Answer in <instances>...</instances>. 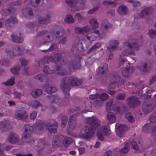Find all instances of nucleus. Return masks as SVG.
<instances>
[{
  "label": "nucleus",
  "instance_id": "1",
  "mask_svg": "<svg viewBox=\"0 0 156 156\" xmlns=\"http://www.w3.org/2000/svg\"><path fill=\"white\" fill-rule=\"evenodd\" d=\"M98 119L94 117L88 118L86 119V122L89 124V125H91L93 127L96 125V128H97L96 136L99 140H104L103 135L109 136L111 133L108 126H104L101 128Z\"/></svg>",
  "mask_w": 156,
  "mask_h": 156
},
{
  "label": "nucleus",
  "instance_id": "2",
  "mask_svg": "<svg viewBox=\"0 0 156 156\" xmlns=\"http://www.w3.org/2000/svg\"><path fill=\"white\" fill-rule=\"evenodd\" d=\"M83 81L76 77L71 76L64 77L62 78L60 85V87L66 95H69V91L71 86H78L80 85Z\"/></svg>",
  "mask_w": 156,
  "mask_h": 156
},
{
  "label": "nucleus",
  "instance_id": "3",
  "mask_svg": "<svg viewBox=\"0 0 156 156\" xmlns=\"http://www.w3.org/2000/svg\"><path fill=\"white\" fill-rule=\"evenodd\" d=\"M96 129H97L96 125L94 127H92L91 125L86 126L82 129L79 136L82 138L89 140L92 136Z\"/></svg>",
  "mask_w": 156,
  "mask_h": 156
},
{
  "label": "nucleus",
  "instance_id": "4",
  "mask_svg": "<svg viewBox=\"0 0 156 156\" xmlns=\"http://www.w3.org/2000/svg\"><path fill=\"white\" fill-rule=\"evenodd\" d=\"M124 46L125 49L122 53V55L123 56L129 55H134V52L133 50H137L139 48V46L137 44L129 42H125L124 44Z\"/></svg>",
  "mask_w": 156,
  "mask_h": 156
},
{
  "label": "nucleus",
  "instance_id": "5",
  "mask_svg": "<svg viewBox=\"0 0 156 156\" xmlns=\"http://www.w3.org/2000/svg\"><path fill=\"white\" fill-rule=\"evenodd\" d=\"M24 132L22 137V141L23 142L29 143L31 139V135L34 130L33 127L29 124L25 125L23 127Z\"/></svg>",
  "mask_w": 156,
  "mask_h": 156
},
{
  "label": "nucleus",
  "instance_id": "6",
  "mask_svg": "<svg viewBox=\"0 0 156 156\" xmlns=\"http://www.w3.org/2000/svg\"><path fill=\"white\" fill-rule=\"evenodd\" d=\"M154 98L156 99V94L154 95ZM156 106L155 101H151L144 103L142 105V110L146 114L150 112Z\"/></svg>",
  "mask_w": 156,
  "mask_h": 156
},
{
  "label": "nucleus",
  "instance_id": "7",
  "mask_svg": "<svg viewBox=\"0 0 156 156\" xmlns=\"http://www.w3.org/2000/svg\"><path fill=\"white\" fill-rule=\"evenodd\" d=\"M14 118L18 120L26 121L28 118V115L24 110H16L14 114Z\"/></svg>",
  "mask_w": 156,
  "mask_h": 156
},
{
  "label": "nucleus",
  "instance_id": "8",
  "mask_svg": "<svg viewBox=\"0 0 156 156\" xmlns=\"http://www.w3.org/2000/svg\"><path fill=\"white\" fill-rule=\"evenodd\" d=\"M58 125V124L56 122L55 120L52 119L49 122L45 124H44L41 121H39L37 123L35 126L36 129L41 130L43 128L44 126L46 128H49L53 126H57Z\"/></svg>",
  "mask_w": 156,
  "mask_h": 156
},
{
  "label": "nucleus",
  "instance_id": "9",
  "mask_svg": "<svg viewBox=\"0 0 156 156\" xmlns=\"http://www.w3.org/2000/svg\"><path fill=\"white\" fill-rule=\"evenodd\" d=\"M82 59V58L80 56L76 57L74 59H71L68 62V67L70 71L73 70L76 67V66L80 61Z\"/></svg>",
  "mask_w": 156,
  "mask_h": 156
},
{
  "label": "nucleus",
  "instance_id": "10",
  "mask_svg": "<svg viewBox=\"0 0 156 156\" xmlns=\"http://www.w3.org/2000/svg\"><path fill=\"white\" fill-rule=\"evenodd\" d=\"M127 129L126 125L119 123L116 124L115 130L116 133L119 137H122L125 133Z\"/></svg>",
  "mask_w": 156,
  "mask_h": 156
},
{
  "label": "nucleus",
  "instance_id": "11",
  "mask_svg": "<svg viewBox=\"0 0 156 156\" xmlns=\"http://www.w3.org/2000/svg\"><path fill=\"white\" fill-rule=\"evenodd\" d=\"M119 42L116 40H112L109 41L107 46L108 51L110 52H112L116 50L118 48Z\"/></svg>",
  "mask_w": 156,
  "mask_h": 156
},
{
  "label": "nucleus",
  "instance_id": "12",
  "mask_svg": "<svg viewBox=\"0 0 156 156\" xmlns=\"http://www.w3.org/2000/svg\"><path fill=\"white\" fill-rule=\"evenodd\" d=\"M153 11V9L151 7L144 6L141 10L139 16L142 18L151 15Z\"/></svg>",
  "mask_w": 156,
  "mask_h": 156
},
{
  "label": "nucleus",
  "instance_id": "13",
  "mask_svg": "<svg viewBox=\"0 0 156 156\" xmlns=\"http://www.w3.org/2000/svg\"><path fill=\"white\" fill-rule=\"evenodd\" d=\"M152 67V64L149 62H147L142 63L139 68L141 71L146 72L150 70Z\"/></svg>",
  "mask_w": 156,
  "mask_h": 156
},
{
  "label": "nucleus",
  "instance_id": "14",
  "mask_svg": "<svg viewBox=\"0 0 156 156\" xmlns=\"http://www.w3.org/2000/svg\"><path fill=\"white\" fill-rule=\"evenodd\" d=\"M126 102L128 105L132 107L135 106L140 103L137 98L133 96L128 98L126 99Z\"/></svg>",
  "mask_w": 156,
  "mask_h": 156
},
{
  "label": "nucleus",
  "instance_id": "15",
  "mask_svg": "<svg viewBox=\"0 0 156 156\" xmlns=\"http://www.w3.org/2000/svg\"><path fill=\"white\" fill-rule=\"evenodd\" d=\"M19 140V138L18 136L13 133H10L7 138V141L12 144L16 143Z\"/></svg>",
  "mask_w": 156,
  "mask_h": 156
},
{
  "label": "nucleus",
  "instance_id": "16",
  "mask_svg": "<svg viewBox=\"0 0 156 156\" xmlns=\"http://www.w3.org/2000/svg\"><path fill=\"white\" fill-rule=\"evenodd\" d=\"M62 136H55L53 139L52 145L53 147L58 146L61 145L62 140L63 138Z\"/></svg>",
  "mask_w": 156,
  "mask_h": 156
},
{
  "label": "nucleus",
  "instance_id": "17",
  "mask_svg": "<svg viewBox=\"0 0 156 156\" xmlns=\"http://www.w3.org/2000/svg\"><path fill=\"white\" fill-rule=\"evenodd\" d=\"M51 16L50 14H48L44 17L40 16L38 20V22L41 24H45L50 22Z\"/></svg>",
  "mask_w": 156,
  "mask_h": 156
},
{
  "label": "nucleus",
  "instance_id": "18",
  "mask_svg": "<svg viewBox=\"0 0 156 156\" xmlns=\"http://www.w3.org/2000/svg\"><path fill=\"white\" fill-rule=\"evenodd\" d=\"M49 61L52 62H58L62 58V54L60 53H57L52 55L49 56Z\"/></svg>",
  "mask_w": 156,
  "mask_h": 156
},
{
  "label": "nucleus",
  "instance_id": "19",
  "mask_svg": "<svg viewBox=\"0 0 156 156\" xmlns=\"http://www.w3.org/2000/svg\"><path fill=\"white\" fill-rule=\"evenodd\" d=\"M111 27V24L109 23L107 20H104L102 22L101 30L102 32H105Z\"/></svg>",
  "mask_w": 156,
  "mask_h": 156
},
{
  "label": "nucleus",
  "instance_id": "20",
  "mask_svg": "<svg viewBox=\"0 0 156 156\" xmlns=\"http://www.w3.org/2000/svg\"><path fill=\"white\" fill-rule=\"evenodd\" d=\"M68 123L70 129H73L75 128L76 126V120L75 115H73L70 116Z\"/></svg>",
  "mask_w": 156,
  "mask_h": 156
},
{
  "label": "nucleus",
  "instance_id": "21",
  "mask_svg": "<svg viewBox=\"0 0 156 156\" xmlns=\"http://www.w3.org/2000/svg\"><path fill=\"white\" fill-rule=\"evenodd\" d=\"M23 15L26 17L29 18L30 16L33 15V11L30 7L26 8L22 10Z\"/></svg>",
  "mask_w": 156,
  "mask_h": 156
},
{
  "label": "nucleus",
  "instance_id": "22",
  "mask_svg": "<svg viewBox=\"0 0 156 156\" xmlns=\"http://www.w3.org/2000/svg\"><path fill=\"white\" fill-rule=\"evenodd\" d=\"M113 110L117 114H122L127 110V108L126 106H116L113 108Z\"/></svg>",
  "mask_w": 156,
  "mask_h": 156
},
{
  "label": "nucleus",
  "instance_id": "23",
  "mask_svg": "<svg viewBox=\"0 0 156 156\" xmlns=\"http://www.w3.org/2000/svg\"><path fill=\"white\" fill-rule=\"evenodd\" d=\"M90 29V27L87 26L82 28L77 27L75 29V32L77 34H81L88 32Z\"/></svg>",
  "mask_w": 156,
  "mask_h": 156
},
{
  "label": "nucleus",
  "instance_id": "24",
  "mask_svg": "<svg viewBox=\"0 0 156 156\" xmlns=\"http://www.w3.org/2000/svg\"><path fill=\"white\" fill-rule=\"evenodd\" d=\"M106 118L108 124H111L114 122L115 121V116L112 112H109L106 115Z\"/></svg>",
  "mask_w": 156,
  "mask_h": 156
},
{
  "label": "nucleus",
  "instance_id": "25",
  "mask_svg": "<svg viewBox=\"0 0 156 156\" xmlns=\"http://www.w3.org/2000/svg\"><path fill=\"white\" fill-rule=\"evenodd\" d=\"M99 73L103 74L107 73L108 71V67L107 64H102L99 68Z\"/></svg>",
  "mask_w": 156,
  "mask_h": 156
},
{
  "label": "nucleus",
  "instance_id": "26",
  "mask_svg": "<svg viewBox=\"0 0 156 156\" xmlns=\"http://www.w3.org/2000/svg\"><path fill=\"white\" fill-rule=\"evenodd\" d=\"M46 144V141L44 140L40 141L37 146L34 147V148L37 152L41 151L44 147V145Z\"/></svg>",
  "mask_w": 156,
  "mask_h": 156
},
{
  "label": "nucleus",
  "instance_id": "27",
  "mask_svg": "<svg viewBox=\"0 0 156 156\" xmlns=\"http://www.w3.org/2000/svg\"><path fill=\"white\" fill-rule=\"evenodd\" d=\"M118 12L121 15H125L128 12V9L125 5H121L119 6L118 9Z\"/></svg>",
  "mask_w": 156,
  "mask_h": 156
},
{
  "label": "nucleus",
  "instance_id": "28",
  "mask_svg": "<svg viewBox=\"0 0 156 156\" xmlns=\"http://www.w3.org/2000/svg\"><path fill=\"white\" fill-rule=\"evenodd\" d=\"M11 36L13 42L14 43H21L23 41V38L20 36V35L18 36V35L12 34Z\"/></svg>",
  "mask_w": 156,
  "mask_h": 156
},
{
  "label": "nucleus",
  "instance_id": "29",
  "mask_svg": "<svg viewBox=\"0 0 156 156\" xmlns=\"http://www.w3.org/2000/svg\"><path fill=\"white\" fill-rule=\"evenodd\" d=\"M133 72V69L132 67H126L123 70L122 72V75L125 77H128Z\"/></svg>",
  "mask_w": 156,
  "mask_h": 156
},
{
  "label": "nucleus",
  "instance_id": "30",
  "mask_svg": "<svg viewBox=\"0 0 156 156\" xmlns=\"http://www.w3.org/2000/svg\"><path fill=\"white\" fill-rule=\"evenodd\" d=\"M53 40V39L51 37V35H48L44 39H42L39 43L38 44L41 45L43 44H44L47 43H49L51 42Z\"/></svg>",
  "mask_w": 156,
  "mask_h": 156
},
{
  "label": "nucleus",
  "instance_id": "31",
  "mask_svg": "<svg viewBox=\"0 0 156 156\" xmlns=\"http://www.w3.org/2000/svg\"><path fill=\"white\" fill-rule=\"evenodd\" d=\"M35 78L41 81H47L49 79V77L46 75L44 74H38L35 76Z\"/></svg>",
  "mask_w": 156,
  "mask_h": 156
},
{
  "label": "nucleus",
  "instance_id": "32",
  "mask_svg": "<svg viewBox=\"0 0 156 156\" xmlns=\"http://www.w3.org/2000/svg\"><path fill=\"white\" fill-rule=\"evenodd\" d=\"M129 2L132 3L133 7V10L135 11H138L140 9V8L141 5L140 3L137 1H133L132 0H130Z\"/></svg>",
  "mask_w": 156,
  "mask_h": 156
},
{
  "label": "nucleus",
  "instance_id": "33",
  "mask_svg": "<svg viewBox=\"0 0 156 156\" xmlns=\"http://www.w3.org/2000/svg\"><path fill=\"white\" fill-rule=\"evenodd\" d=\"M55 103H58L62 105H65L67 104V102H66V101L65 100H62L59 97L56 95H55Z\"/></svg>",
  "mask_w": 156,
  "mask_h": 156
},
{
  "label": "nucleus",
  "instance_id": "34",
  "mask_svg": "<svg viewBox=\"0 0 156 156\" xmlns=\"http://www.w3.org/2000/svg\"><path fill=\"white\" fill-rule=\"evenodd\" d=\"M42 90L41 89H38L33 91L31 92V95L34 97L37 98L41 95L42 94Z\"/></svg>",
  "mask_w": 156,
  "mask_h": 156
},
{
  "label": "nucleus",
  "instance_id": "35",
  "mask_svg": "<svg viewBox=\"0 0 156 156\" xmlns=\"http://www.w3.org/2000/svg\"><path fill=\"white\" fill-rule=\"evenodd\" d=\"M46 85L45 86V88L46 91L48 94H51L56 92L57 91V89L56 87H46Z\"/></svg>",
  "mask_w": 156,
  "mask_h": 156
},
{
  "label": "nucleus",
  "instance_id": "36",
  "mask_svg": "<svg viewBox=\"0 0 156 156\" xmlns=\"http://www.w3.org/2000/svg\"><path fill=\"white\" fill-rule=\"evenodd\" d=\"M30 104L33 108H36L42 106L41 104L36 100L31 101L30 102Z\"/></svg>",
  "mask_w": 156,
  "mask_h": 156
},
{
  "label": "nucleus",
  "instance_id": "37",
  "mask_svg": "<svg viewBox=\"0 0 156 156\" xmlns=\"http://www.w3.org/2000/svg\"><path fill=\"white\" fill-rule=\"evenodd\" d=\"M78 1V0H66L65 2L69 6L74 7L76 6Z\"/></svg>",
  "mask_w": 156,
  "mask_h": 156
},
{
  "label": "nucleus",
  "instance_id": "38",
  "mask_svg": "<svg viewBox=\"0 0 156 156\" xmlns=\"http://www.w3.org/2000/svg\"><path fill=\"white\" fill-rule=\"evenodd\" d=\"M49 56H44L42 59L40 60L38 62V64L39 65V66L40 65H43L48 62L49 61Z\"/></svg>",
  "mask_w": 156,
  "mask_h": 156
},
{
  "label": "nucleus",
  "instance_id": "39",
  "mask_svg": "<svg viewBox=\"0 0 156 156\" xmlns=\"http://www.w3.org/2000/svg\"><path fill=\"white\" fill-rule=\"evenodd\" d=\"M15 77L12 76L6 82L3 83L5 85L10 86L13 85L14 83Z\"/></svg>",
  "mask_w": 156,
  "mask_h": 156
},
{
  "label": "nucleus",
  "instance_id": "40",
  "mask_svg": "<svg viewBox=\"0 0 156 156\" xmlns=\"http://www.w3.org/2000/svg\"><path fill=\"white\" fill-rule=\"evenodd\" d=\"M90 23L92 25L93 29H94L97 28L98 26V23L96 19H92L90 21Z\"/></svg>",
  "mask_w": 156,
  "mask_h": 156
},
{
  "label": "nucleus",
  "instance_id": "41",
  "mask_svg": "<svg viewBox=\"0 0 156 156\" xmlns=\"http://www.w3.org/2000/svg\"><path fill=\"white\" fill-rule=\"evenodd\" d=\"M65 21L66 23H74V20L71 15H69L66 16Z\"/></svg>",
  "mask_w": 156,
  "mask_h": 156
},
{
  "label": "nucleus",
  "instance_id": "42",
  "mask_svg": "<svg viewBox=\"0 0 156 156\" xmlns=\"http://www.w3.org/2000/svg\"><path fill=\"white\" fill-rule=\"evenodd\" d=\"M125 117L129 122H133L135 121V119L130 113H127L125 115Z\"/></svg>",
  "mask_w": 156,
  "mask_h": 156
},
{
  "label": "nucleus",
  "instance_id": "43",
  "mask_svg": "<svg viewBox=\"0 0 156 156\" xmlns=\"http://www.w3.org/2000/svg\"><path fill=\"white\" fill-rule=\"evenodd\" d=\"M129 148V145L128 143H126L124 147L121 150H119V152L121 153H127Z\"/></svg>",
  "mask_w": 156,
  "mask_h": 156
},
{
  "label": "nucleus",
  "instance_id": "44",
  "mask_svg": "<svg viewBox=\"0 0 156 156\" xmlns=\"http://www.w3.org/2000/svg\"><path fill=\"white\" fill-rule=\"evenodd\" d=\"M17 22L16 19L14 17H11L7 20L5 21V24L7 25L8 24L12 23Z\"/></svg>",
  "mask_w": 156,
  "mask_h": 156
},
{
  "label": "nucleus",
  "instance_id": "45",
  "mask_svg": "<svg viewBox=\"0 0 156 156\" xmlns=\"http://www.w3.org/2000/svg\"><path fill=\"white\" fill-rule=\"evenodd\" d=\"M43 72L49 74H52L55 73V71L50 69L48 66H44Z\"/></svg>",
  "mask_w": 156,
  "mask_h": 156
},
{
  "label": "nucleus",
  "instance_id": "46",
  "mask_svg": "<svg viewBox=\"0 0 156 156\" xmlns=\"http://www.w3.org/2000/svg\"><path fill=\"white\" fill-rule=\"evenodd\" d=\"M72 142V140L70 137H67L65 139L64 144L65 147H67Z\"/></svg>",
  "mask_w": 156,
  "mask_h": 156
},
{
  "label": "nucleus",
  "instance_id": "47",
  "mask_svg": "<svg viewBox=\"0 0 156 156\" xmlns=\"http://www.w3.org/2000/svg\"><path fill=\"white\" fill-rule=\"evenodd\" d=\"M126 98V95L124 94L119 93L115 97V99L120 100H123Z\"/></svg>",
  "mask_w": 156,
  "mask_h": 156
},
{
  "label": "nucleus",
  "instance_id": "48",
  "mask_svg": "<svg viewBox=\"0 0 156 156\" xmlns=\"http://www.w3.org/2000/svg\"><path fill=\"white\" fill-rule=\"evenodd\" d=\"M151 133L153 138H156V125L152 128Z\"/></svg>",
  "mask_w": 156,
  "mask_h": 156
},
{
  "label": "nucleus",
  "instance_id": "49",
  "mask_svg": "<svg viewBox=\"0 0 156 156\" xmlns=\"http://www.w3.org/2000/svg\"><path fill=\"white\" fill-rule=\"evenodd\" d=\"M67 120L68 117L67 116H64L61 119V126L62 127H65L66 124H67Z\"/></svg>",
  "mask_w": 156,
  "mask_h": 156
},
{
  "label": "nucleus",
  "instance_id": "50",
  "mask_svg": "<svg viewBox=\"0 0 156 156\" xmlns=\"http://www.w3.org/2000/svg\"><path fill=\"white\" fill-rule=\"evenodd\" d=\"M21 69L20 66L19 65L16 67L11 69V72L14 74H17L19 70Z\"/></svg>",
  "mask_w": 156,
  "mask_h": 156
},
{
  "label": "nucleus",
  "instance_id": "51",
  "mask_svg": "<svg viewBox=\"0 0 156 156\" xmlns=\"http://www.w3.org/2000/svg\"><path fill=\"white\" fill-rule=\"evenodd\" d=\"M148 34L150 37L154 38L156 36V30L153 29L150 30L148 33Z\"/></svg>",
  "mask_w": 156,
  "mask_h": 156
},
{
  "label": "nucleus",
  "instance_id": "52",
  "mask_svg": "<svg viewBox=\"0 0 156 156\" xmlns=\"http://www.w3.org/2000/svg\"><path fill=\"white\" fill-rule=\"evenodd\" d=\"M94 61L95 60L94 58H88L86 60L85 64L87 66L90 65L94 62Z\"/></svg>",
  "mask_w": 156,
  "mask_h": 156
},
{
  "label": "nucleus",
  "instance_id": "53",
  "mask_svg": "<svg viewBox=\"0 0 156 156\" xmlns=\"http://www.w3.org/2000/svg\"><path fill=\"white\" fill-rule=\"evenodd\" d=\"M48 31L46 30H42L40 31L36 35V38H37L39 37L43 36L47 34Z\"/></svg>",
  "mask_w": 156,
  "mask_h": 156
},
{
  "label": "nucleus",
  "instance_id": "54",
  "mask_svg": "<svg viewBox=\"0 0 156 156\" xmlns=\"http://www.w3.org/2000/svg\"><path fill=\"white\" fill-rule=\"evenodd\" d=\"M64 31L62 30L56 32L55 33V36L56 37L59 38L63 36L64 34Z\"/></svg>",
  "mask_w": 156,
  "mask_h": 156
},
{
  "label": "nucleus",
  "instance_id": "55",
  "mask_svg": "<svg viewBox=\"0 0 156 156\" xmlns=\"http://www.w3.org/2000/svg\"><path fill=\"white\" fill-rule=\"evenodd\" d=\"M100 45L99 43H96L88 51V53H90L93 50L98 48L100 47Z\"/></svg>",
  "mask_w": 156,
  "mask_h": 156
},
{
  "label": "nucleus",
  "instance_id": "56",
  "mask_svg": "<svg viewBox=\"0 0 156 156\" xmlns=\"http://www.w3.org/2000/svg\"><path fill=\"white\" fill-rule=\"evenodd\" d=\"M5 52L7 54V55L9 56L11 58H12L14 55L13 51L9 49L6 50Z\"/></svg>",
  "mask_w": 156,
  "mask_h": 156
},
{
  "label": "nucleus",
  "instance_id": "57",
  "mask_svg": "<svg viewBox=\"0 0 156 156\" xmlns=\"http://www.w3.org/2000/svg\"><path fill=\"white\" fill-rule=\"evenodd\" d=\"M130 143L131 147L133 149L136 150H138L139 149V147L138 146L136 143L133 141H131L130 142Z\"/></svg>",
  "mask_w": 156,
  "mask_h": 156
},
{
  "label": "nucleus",
  "instance_id": "58",
  "mask_svg": "<svg viewBox=\"0 0 156 156\" xmlns=\"http://www.w3.org/2000/svg\"><path fill=\"white\" fill-rule=\"evenodd\" d=\"M108 96L107 94L105 93H103L101 94L100 95L99 94V97L101 99L105 101L108 98Z\"/></svg>",
  "mask_w": 156,
  "mask_h": 156
},
{
  "label": "nucleus",
  "instance_id": "59",
  "mask_svg": "<svg viewBox=\"0 0 156 156\" xmlns=\"http://www.w3.org/2000/svg\"><path fill=\"white\" fill-rule=\"evenodd\" d=\"M99 96V93H96L94 94H91L89 95V98L91 100H94L97 99Z\"/></svg>",
  "mask_w": 156,
  "mask_h": 156
},
{
  "label": "nucleus",
  "instance_id": "60",
  "mask_svg": "<svg viewBox=\"0 0 156 156\" xmlns=\"http://www.w3.org/2000/svg\"><path fill=\"white\" fill-rule=\"evenodd\" d=\"M55 95L48 96H47L48 100L51 103H55Z\"/></svg>",
  "mask_w": 156,
  "mask_h": 156
},
{
  "label": "nucleus",
  "instance_id": "61",
  "mask_svg": "<svg viewBox=\"0 0 156 156\" xmlns=\"http://www.w3.org/2000/svg\"><path fill=\"white\" fill-rule=\"evenodd\" d=\"M75 18L77 19L79 21H81L85 19V18L82 16L80 13H77L75 15Z\"/></svg>",
  "mask_w": 156,
  "mask_h": 156
},
{
  "label": "nucleus",
  "instance_id": "62",
  "mask_svg": "<svg viewBox=\"0 0 156 156\" xmlns=\"http://www.w3.org/2000/svg\"><path fill=\"white\" fill-rule=\"evenodd\" d=\"M41 0H31V4L34 6L36 7L40 3Z\"/></svg>",
  "mask_w": 156,
  "mask_h": 156
},
{
  "label": "nucleus",
  "instance_id": "63",
  "mask_svg": "<svg viewBox=\"0 0 156 156\" xmlns=\"http://www.w3.org/2000/svg\"><path fill=\"white\" fill-rule=\"evenodd\" d=\"M13 95L15 98H20L22 96V94L17 91H15L13 93Z\"/></svg>",
  "mask_w": 156,
  "mask_h": 156
},
{
  "label": "nucleus",
  "instance_id": "64",
  "mask_svg": "<svg viewBox=\"0 0 156 156\" xmlns=\"http://www.w3.org/2000/svg\"><path fill=\"white\" fill-rule=\"evenodd\" d=\"M156 80V76L154 75L152 76L151 78L150 79L149 83L150 85L154 83Z\"/></svg>",
  "mask_w": 156,
  "mask_h": 156
}]
</instances>
